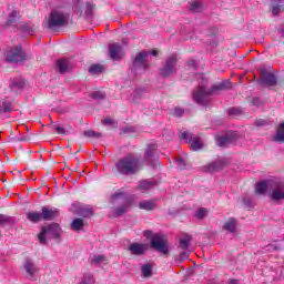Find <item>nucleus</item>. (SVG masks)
<instances>
[{"label": "nucleus", "mask_w": 284, "mask_h": 284, "mask_svg": "<svg viewBox=\"0 0 284 284\" xmlns=\"http://www.w3.org/2000/svg\"><path fill=\"white\" fill-rule=\"evenodd\" d=\"M232 88V83L229 80L222 81L217 85H213L211 89H207L205 85H199L196 90L193 91V101L197 103V105H203L207 108L212 101V94L215 92H221L223 90H230Z\"/></svg>", "instance_id": "f257e3e1"}, {"label": "nucleus", "mask_w": 284, "mask_h": 284, "mask_svg": "<svg viewBox=\"0 0 284 284\" xmlns=\"http://www.w3.org/2000/svg\"><path fill=\"white\" fill-rule=\"evenodd\" d=\"M115 170L122 176H132L141 170V158L134 153H129L115 163Z\"/></svg>", "instance_id": "f03ea898"}, {"label": "nucleus", "mask_w": 284, "mask_h": 284, "mask_svg": "<svg viewBox=\"0 0 284 284\" xmlns=\"http://www.w3.org/2000/svg\"><path fill=\"white\" fill-rule=\"evenodd\" d=\"M143 234L145 239L151 240V247L155 250V252H160V254H163L164 256L170 254V246L168 245L165 235L159 233L154 234V232L150 230H145Z\"/></svg>", "instance_id": "7ed1b4c3"}, {"label": "nucleus", "mask_w": 284, "mask_h": 284, "mask_svg": "<svg viewBox=\"0 0 284 284\" xmlns=\"http://www.w3.org/2000/svg\"><path fill=\"white\" fill-rule=\"evenodd\" d=\"M119 202L122 203V205L113 211V216L115 219L123 216V214L130 210V205H132V199H130L125 192L119 191L111 195V203L114 205Z\"/></svg>", "instance_id": "20e7f679"}, {"label": "nucleus", "mask_w": 284, "mask_h": 284, "mask_svg": "<svg viewBox=\"0 0 284 284\" xmlns=\"http://www.w3.org/2000/svg\"><path fill=\"white\" fill-rule=\"evenodd\" d=\"M68 21H70V13L61 10H52L47 20V28L49 30L63 28V26H68Z\"/></svg>", "instance_id": "39448f33"}, {"label": "nucleus", "mask_w": 284, "mask_h": 284, "mask_svg": "<svg viewBox=\"0 0 284 284\" xmlns=\"http://www.w3.org/2000/svg\"><path fill=\"white\" fill-rule=\"evenodd\" d=\"M61 226L57 223H51L45 226H42L41 232L38 234V241L40 245H45L48 239H61Z\"/></svg>", "instance_id": "423d86ee"}, {"label": "nucleus", "mask_w": 284, "mask_h": 284, "mask_svg": "<svg viewBox=\"0 0 284 284\" xmlns=\"http://www.w3.org/2000/svg\"><path fill=\"white\" fill-rule=\"evenodd\" d=\"M148 57H150V53L148 51H141L133 59L131 72H133L135 77L139 74H145V72L150 70V63L148 62Z\"/></svg>", "instance_id": "0eeeda50"}, {"label": "nucleus", "mask_w": 284, "mask_h": 284, "mask_svg": "<svg viewBox=\"0 0 284 284\" xmlns=\"http://www.w3.org/2000/svg\"><path fill=\"white\" fill-rule=\"evenodd\" d=\"M7 63H23L28 61V54L21 44H18L6 52Z\"/></svg>", "instance_id": "6e6552de"}, {"label": "nucleus", "mask_w": 284, "mask_h": 284, "mask_svg": "<svg viewBox=\"0 0 284 284\" xmlns=\"http://www.w3.org/2000/svg\"><path fill=\"white\" fill-rule=\"evenodd\" d=\"M176 63H179L176 55H170L166 58L162 68L159 69V75L162 79H170V77L176 74Z\"/></svg>", "instance_id": "1a4fd4ad"}, {"label": "nucleus", "mask_w": 284, "mask_h": 284, "mask_svg": "<svg viewBox=\"0 0 284 284\" xmlns=\"http://www.w3.org/2000/svg\"><path fill=\"white\" fill-rule=\"evenodd\" d=\"M159 145L156 143L148 144L144 151V161L151 168H155L159 164Z\"/></svg>", "instance_id": "9d476101"}, {"label": "nucleus", "mask_w": 284, "mask_h": 284, "mask_svg": "<svg viewBox=\"0 0 284 284\" xmlns=\"http://www.w3.org/2000/svg\"><path fill=\"white\" fill-rule=\"evenodd\" d=\"M260 72H261V79L258 80L260 85H266L268 88H274V85H276V83H278L276 75L274 73L267 72V69L262 68L260 70Z\"/></svg>", "instance_id": "9b49d317"}, {"label": "nucleus", "mask_w": 284, "mask_h": 284, "mask_svg": "<svg viewBox=\"0 0 284 284\" xmlns=\"http://www.w3.org/2000/svg\"><path fill=\"white\" fill-rule=\"evenodd\" d=\"M149 246L145 243H131L128 247V251L130 252V254H132L133 256H143L145 255V253L148 252Z\"/></svg>", "instance_id": "f8f14e48"}, {"label": "nucleus", "mask_w": 284, "mask_h": 284, "mask_svg": "<svg viewBox=\"0 0 284 284\" xmlns=\"http://www.w3.org/2000/svg\"><path fill=\"white\" fill-rule=\"evenodd\" d=\"M225 165H227V160L221 159L202 166V172H219V170H223Z\"/></svg>", "instance_id": "ddd939ff"}, {"label": "nucleus", "mask_w": 284, "mask_h": 284, "mask_svg": "<svg viewBox=\"0 0 284 284\" xmlns=\"http://www.w3.org/2000/svg\"><path fill=\"white\" fill-rule=\"evenodd\" d=\"M24 271L28 274V278L31 281V278H34L36 274H39V266L32 261V258L27 257L24 260L23 264Z\"/></svg>", "instance_id": "4468645a"}, {"label": "nucleus", "mask_w": 284, "mask_h": 284, "mask_svg": "<svg viewBox=\"0 0 284 284\" xmlns=\"http://www.w3.org/2000/svg\"><path fill=\"white\" fill-rule=\"evenodd\" d=\"M159 185V182H156L155 180H141L138 183L136 190H139V192H142V194H145L146 192H150V190H154V187H156Z\"/></svg>", "instance_id": "2eb2a0df"}, {"label": "nucleus", "mask_w": 284, "mask_h": 284, "mask_svg": "<svg viewBox=\"0 0 284 284\" xmlns=\"http://www.w3.org/2000/svg\"><path fill=\"white\" fill-rule=\"evenodd\" d=\"M271 201H284V183H277L270 193Z\"/></svg>", "instance_id": "dca6fc26"}, {"label": "nucleus", "mask_w": 284, "mask_h": 284, "mask_svg": "<svg viewBox=\"0 0 284 284\" xmlns=\"http://www.w3.org/2000/svg\"><path fill=\"white\" fill-rule=\"evenodd\" d=\"M42 221H54L59 216V211L57 209H50L48 206L42 207Z\"/></svg>", "instance_id": "f3484780"}, {"label": "nucleus", "mask_w": 284, "mask_h": 284, "mask_svg": "<svg viewBox=\"0 0 284 284\" xmlns=\"http://www.w3.org/2000/svg\"><path fill=\"white\" fill-rule=\"evenodd\" d=\"M123 47L119 43H113L109 47V54L113 61H119L121 59V51Z\"/></svg>", "instance_id": "a211bd4d"}, {"label": "nucleus", "mask_w": 284, "mask_h": 284, "mask_svg": "<svg viewBox=\"0 0 284 284\" xmlns=\"http://www.w3.org/2000/svg\"><path fill=\"white\" fill-rule=\"evenodd\" d=\"M19 19H21V16H19V11L13 10L9 13L6 26L8 28H10V26L14 28L17 27V23H19Z\"/></svg>", "instance_id": "6ab92c4d"}, {"label": "nucleus", "mask_w": 284, "mask_h": 284, "mask_svg": "<svg viewBox=\"0 0 284 284\" xmlns=\"http://www.w3.org/2000/svg\"><path fill=\"white\" fill-rule=\"evenodd\" d=\"M78 216H83V219H90L94 215V210L90 206H79L77 210Z\"/></svg>", "instance_id": "aec40b11"}, {"label": "nucleus", "mask_w": 284, "mask_h": 284, "mask_svg": "<svg viewBox=\"0 0 284 284\" xmlns=\"http://www.w3.org/2000/svg\"><path fill=\"white\" fill-rule=\"evenodd\" d=\"M239 224V222L236 221V219L231 217L225 223H224V230L226 232H230L231 234H236V225Z\"/></svg>", "instance_id": "412c9836"}, {"label": "nucleus", "mask_w": 284, "mask_h": 284, "mask_svg": "<svg viewBox=\"0 0 284 284\" xmlns=\"http://www.w3.org/2000/svg\"><path fill=\"white\" fill-rule=\"evenodd\" d=\"M272 14L278 17L281 14V9L283 8V0H271Z\"/></svg>", "instance_id": "4be33fe9"}, {"label": "nucleus", "mask_w": 284, "mask_h": 284, "mask_svg": "<svg viewBox=\"0 0 284 284\" xmlns=\"http://www.w3.org/2000/svg\"><path fill=\"white\" fill-rule=\"evenodd\" d=\"M275 143H284V122L280 124L276 134L273 136Z\"/></svg>", "instance_id": "5701e85b"}, {"label": "nucleus", "mask_w": 284, "mask_h": 284, "mask_svg": "<svg viewBox=\"0 0 284 284\" xmlns=\"http://www.w3.org/2000/svg\"><path fill=\"white\" fill-rule=\"evenodd\" d=\"M255 194H267V182L261 181L255 184Z\"/></svg>", "instance_id": "b1692460"}, {"label": "nucleus", "mask_w": 284, "mask_h": 284, "mask_svg": "<svg viewBox=\"0 0 284 284\" xmlns=\"http://www.w3.org/2000/svg\"><path fill=\"white\" fill-rule=\"evenodd\" d=\"M27 220L31 223H39V221H43L40 212H28Z\"/></svg>", "instance_id": "393cba45"}, {"label": "nucleus", "mask_w": 284, "mask_h": 284, "mask_svg": "<svg viewBox=\"0 0 284 284\" xmlns=\"http://www.w3.org/2000/svg\"><path fill=\"white\" fill-rule=\"evenodd\" d=\"M17 220L10 215L0 214V225H14Z\"/></svg>", "instance_id": "a878e982"}, {"label": "nucleus", "mask_w": 284, "mask_h": 284, "mask_svg": "<svg viewBox=\"0 0 284 284\" xmlns=\"http://www.w3.org/2000/svg\"><path fill=\"white\" fill-rule=\"evenodd\" d=\"M153 266L151 263H145L141 266V273L144 278H150L152 276Z\"/></svg>", "instance_id": "bb28decb"}, {"label": "nucleus", "mask_w": 284, "mask_h": 284, "mask_svg": "<svg viewBox=\"0 0 284 284\" xmlns=\"http://www.w3.org/2000/svg\"><path fill=\"white\" fill-rule=\"evenodd\" d=\"M95 7L97 6L94 4V2H91V1L87 2L85 12H84L87 19H92V17H94V8Z\"/></svg>", "instance_id": "cd10ccee"}, {"label": "nucleus", "mask_w": 284, "mask_h": 284, "mask_svg": "<svg viewBox=\"0 0 284 284\" xmlns=\"http://www.w3.org/2000/svg\"><path fill=\"white\" fill-rule=\"evenodd\" d=\"M234 138L230 135H224L217 139V145L219 148H224V145H230V143H233Z\"/></svg>", "instance_id": "c85d7f7f"}, {"label": "nucleus", "mask_w": 284, "mask_h": 284, "mask_svg": "<svg viewBox=\"0 0 284 284\" xmlns=\"http://www.w3.org/2000/svg\"><path fill=\"white\" fill-rule=\"evenodd\" d=\"M140 210H145L146 212H152L154 210V202L144 200L139 203Z\"/></svg>", "instance_id": "c756f323"}, {"label": "nucleus", "mask_w": 284, "mask_h": 284, "mask_svg": "<svg viewBox=\"0 0 284 284\" xmlns=\"http://www.w3.org/2000/svg\"><path fill=\"white\" fill-rule=\"evenodd\" d=\"M84 223L82 219H74L71 223V229L74 230L75 232H81V230H83L84 227Z\"/></svg>", "instance_id": "7c9ffc66"}, {"label": "nucleus", "mask_w": 284, "mask_h": 284, "mask_svg": "<svg viewBox=\"0 0 284 284\" xmlns=\"http://www.w3.org/2000/svg\"><path fill=\"white\" fill-rule=\"evenodd\" d=\"M57 68L60 74H65V72H68V60H64V59L58 60Z\"/></svg>", "instance_id": "2f4dec72"}, {"label": "nucleus", "mask_w": 284, "mask_h": 284, "mask_svg": "<svg viewBox=\"0 0 284 284\" xmlns=\"http://www.w3.org/2000/svg\"><path fill=\"white\" fill-rule=\"evenodd\" d=\"M148 94V88H139L134 91L133 101H139V99H143Z\"/></svg>", "instance_id": "473e14b6"}, {"label": "nucleus", "mask_w": 284, "mask_h": 284, "mask_svg": "<svg viewBox=\"0 0 284 284\" xmlns=\"http://www.w3.org/2000/svg\"><path fill=\"white\" fill-rule=\"evenodd\" d=\"M190 258V252L182 251L179 255L175 256V263L176 265H181V263L187 261Z\"/></svg>", "instance_id": "72a5a7b5"}, {"label": "nucleus", "mask_w": 284, "mask_h": 284, "mask_svg": "<svg viewBox=\"0 0 284 284\" xmlns=\"http://www.w3.org/2000/svg\"><path fill=\"white\" fill-rule=\"evenodd\" d=\"M20 30H22V32H24L26 34H34V32H37V27L31 26L30 23H23L20 27Z\"/></svg>", "instance_id": "f704fd0d"}, {"label": "nucleus", "mask_w": 284, "mask_h": 284, "mask_svg": "<svg viewBox=\"0 0 284 284\" xmlns=\"http://www.w3.org/2000/svg\"><path fill=\"white\" fill-rule=\"evenodd\" d=\"M191 12H203V3L201 1H193L190 3Z\"/></svg>", "instance_id": "c9c22d12"}, {"label": "nucleus", "mask_w": 284, "mask_h": 284, "mask_svg": "<svg viewBox=\"0 0 284 284\" xmlns=\"http://www.w3.org/2000/svg\"><path fill=\"white\" fill-rule=\"evenodd\" d=\"M201 148H203V142H201L199 138H193V140L191 141V150H193V152H199Z\"/></svg>", "instance_id": "e433bc0d"}, {"label": "nucleus", "mask_w": 284, "mask_h": 284, "mask_svg": "<svg viewBox=\"0 0 284 284\" xmlns=\"http://www.w3.org/2000/svg\"><path fill=\"white\" fill-rule=\"evenodd\" d=\"M210 211H207V209L205 207H200L195 213L194 216L195 219H197L199 221H203V219H205V216H207Z\"/></svg>", "instance_id": "4c0bfd02"}, {"label": "nucleus", "mask_w": 284, "mask_h": 284, "mask_svg": "<svg viewBox=\"0 0 284 284\" xmlns=\"http://www.w3.org/2000/svg\"><path fill=\"white\" fill-rule=\"evenodd\" d=\"M10 88H18V90H21V89L26 88V80H23V79H16L10 84Z\"/></svg>", "instance_id": "58836bf2"}, {"label": "nucleus", "mask_w": 284, "mask_h": 284, "mask_svg": "<svg viewBox=\"0 0 284 284\" xmlns=\"http://www.w3.org/2000/svg\"><path fill=\"white\" fill-rule=\"evenodd\" d=\"M83 136L88 139H101V133L92 130H87L83 132Z\"/></svg>", "instance_id": "ea45409f"}, {"label": "nucleus", "mask_w": 284, "mask_h": 284, "mask_svg": "<svg viewBox=\"0 0 284 284\" xmlns=\"http://www.w3.org/2000/svg\"><path fill=\"white\" fill-rule=\"evenodd\" d=\"M103 72V65L101 64H93L89 68L90 74H101Z\"/></svg>", "instance_id": "a19ab883"}, {"label": "nucleus", "mask_w": 284, "mask_h": 284, "mask_svg": "<svg viewBox=\"0 0 284 284\" xmlns=\"http://www.w3.org/2000/svg\"><path fill=\"white\" fill-rule=\"evenodd\" d=\"M50 128H52L54 132H57V134H65V135L70 134V131L65 130V128L61 125L50 124Z\"/></svg>", "instance_id": "79ce46f5"}, {"label": "nucleus", "mask_w": 284, "mask_h": 284, "mask_svg": "<svg viewBox=\"0 0 284 284\" xmlns=\"http://www.w3.org/2000/svg\"><path fill=\"white\" fill-rule=\"evenodd\" d=\"M180 139L181 141H184V143H192L194 136L192 135V133L184 131L181 133Z\"/></svg>", "instance_id": "37998d69"}, {"label": "nucleus", "mask_w": 284, "mask_h": 284, "mask_svg": "<svg viewBox=\"0 0 284 284\" xmlns=\"http://www.w3.org/2000/svg\"><path fill=\"white\" fill-rule=\"evenodd\" d=\"M192 241V237H183L180 240V248L183 251H187V247H190V242Z\"/></svg>", "instance_id": "c03bdc74"}, {"label": "nucleus", "mask_w": 284, "mask_h": 284, "mask_svg": "<svg viewBox=\"0 0 284 284\" xmlns=\"http://www.w3.org/2000/svg\"><path fill=\"white\" fill-rule=\"evenodd\" d=\"M280 250H283V246L278 243H273L265 246L266 252H280Z\"/></svg>", "instance_id": "a18cd8bd"}, {"label": "nucleus", "mask_w": 284, "mask_h": 284, "mask_svg": "<svg viewBox=\"0 0 284 284\" xmlns=\"http://www.w3.org/2000/svg\"><path fill=\"white\" fill-rule=\"evenodd\" d=\"M101 263H105V256L104 255H93L91 258L92 265H101Z\"/></svg>", "instance_id": "49530a36"}, {"label": "nucleus", "mask_w": 284, "mask_h": 284, "mask_svg": "<svg viewBox=\"0 0 284 284\" xmlns=\"http://www.w3.org/2000/svg\"><path fill=\"white\" fill-rule=\"evenodd\" d=\"M80 284H94V275L90 273L84 274Z\"/></svg>", "instance_id": "de8ad7c7"}, {"label": "nucleus", "mask_w": 284, "mask_h": 284, "mask_svg": "<svg viewBox=\"0 0 284 284\" xmlns=\"http://www.w3.org/2000/svg\"><path fill=\"white\" fill-rule=\"evenodd\" d=\"M91 99H94L95 101H103L105 99V93L101 91H94L90 94Z\"/></svg>", "instance_id": "09e8293b"}, {"label": "nucleus", "mask_w": 284, "mask_h": 284, "mask_svg": "<svg viewBox=\"0 0 284 284\" xmlns=\"http://www.w3.org/2000/svg\"><path fill=\"white\" fill-rule=\"evenodd\" d=\"M1 110H2V114H6L8 112H12V104L10 102H3L2 106H1Z\"/></svg>", "instance_id": "8fccbe9b"}, {"label": "nucleus", "mask_w": 284, "mask_h": 284, "mask_svg": "<svg viewBox=\"0 0 284 284\" xmlns=\"http://www.w3.org/2000/svg\"><path fill=\"white\" fill-rule=\"evenodd\" d=\"M242 110L240 108H230L227 110L229 116H239L241 114Z\"/></svg>", "instance_id": "3c124183"}, {"label": "nucleus", "mask_w": 284, "mask_h": 284, "mask_svg": "<svg viewBox=\"0 0 284 284\" xmlns=\"http://www.w3.org/2000/svg\"><path fill=\"white\" fill-rule=\"evenodd\" d=\"M13 141L16 143H21V142L30 141V136H28V135L14 136Z\"/></svg>", "instance_id": "603ef678"}, {"label": "nucleus", "mask_w": 284, "mask_h": 284, "mask_svg": "<svg viewBox=\"0 0 284 284\" xmlns=\"http://www.w3.org/2000/svg\"><path fill=\"white\" fill-rule=\"evenodd\" d=\"M243 204L245 207H254V203H252V199L250 196L243 197Z\"/></svg>", "instance_id": "864d4df0"}, {"label": "nucleus", "mask_w": 284, "mask_h": 284, "mask_svg": "<svg viewBox=\"0 0 284 284\" xmlns=\"http://www.w3.org/2000/svg\"><path fill=\"white\" fill-rule=\"evenodd\" d=\"M183 114H185V110H183L182 108L174 109V115L178 116L179 119H181V116H183Z\"/></svg>", "instance_id": "5fc2aeb1"}, {"label": "nucleus", "mask_w": 284, "mask_h": 284, "mask_svg": "<svg viewBox=\"0 0 284 284\" xmlns=\"http://www.w3.org/2000/svg\"><path fill=\"white\" fill-rule=\"evenodd\" d=\"M176 164L179 170H185V160L183 158L178 159Z\"/></svg>", "instance_id": "6e6d98bb"}, {"label": "nucleus", "mask_w": 284, "mask_h": 284, "mask_svg": "<svg viewBox=\"0 0 284 284\" xmlns=\"http://www.w3.org/2000/svg\"><path fill=\"white\" fill-rule=\"evenodd\" d=\"M255 125H256V128H264V125H267V121H265L263 119H257V120H255Z\"/></svg>", "instance_id": "4d7b16f0"}, {"label": "nucleus", "mask_w": 284, "mask_h": 284, "mask_svg": "<svg viewBox=\"0 0 284 284\" xmlns=\"http://www.w3.org/2000/svg\"><path fill=\"white\" fill-rule=\"evenodd\" d=\"M122 132L124 134H131L132 132H135V129H134V126H125L122 129Z\"/></svg>", "instance_id": "13d9d810"}, {"label": "nucleus", "mask_w": 284, "mask_h": 284, "mask_svg": "<svg viewBox=\"0 0 284 284\" xmlns=\"http://www.w3.org/2000/svg\"><path fill=\"white\" fill-rule=\"evenodd\" d=\"M102 123L104 125H113L114 120H112L111 118H105V119L102 120Z\"/></svg>", "instance_id": "bf43d9fd"}, {"label": "nucleus", "mask_w": 284, "mask_h": 284, "mask_svg": "<svg viewBox=\"0 0 284 284\" xmlns=\"http://www.w3.org/2000/svg\"><path fill=\"white\" fill-rule=\"evenodd\" d=\"M186 65H189V68H196V60H189Z\"/></svg>", "instance_id": "052dcab7"}, {"label": "nucleus", "mask_w": 284, "mask_h": 284, "mask_svg": "<svg viewBox=\"0 0 284 284\" xmlns=\"http://www.w3.org/2000/svg\"><path fill=\"white\" fill-rule=\"evenodd\" d=\"M252 103L258 108L261 105V99L260 98H253Z\"/></svg>", "instance_id": "680f3d73"}, {"label": "nucleus", "mask_w": 284, "mask_h": 284, "mask_svg": "<svg viewBox=\"0 0 284 284\" xmlns=\"http://www.w3.org/2000/svg\"><path fill=\"white\" fill-rule=\"evenodd\" d=\"M149 53V57H159V51L152 50V51H146Z\"/></svg>", "instance_id": "e2e57ef3"}, {"label": "nucleus", "mask_w": 284, "mask_h": 284, "mask_svg": "<svg viewBox=\"0 0 284 284\" xmlns=\"http://www.w3.org/2000/svg\"><path fill=\"white\" fill-rule=\"evenodd\" d=\"M280 37H284V27L278 29Z\"/></svg>", "instance_id": "0e129e2a"}, {"label": "nucleus", "mask_w": 284, "mask_h": 284, "mask_svg": "<svg viewBox=\"0 0 284 284\" xmlns=\"http://www.w3.org/2000/svg\"><path fill=\"white\" fill-rule=\"evenodd\" d=\"M229 284H239V281L237 280H230Z\"/></svg>", "instance_id": "69168bd1"}, {"label": "nucleus", "mask_w": 284, "mask_h": 284, "mask_svg": "<svg viewBox=\"0 0 284 284\" xmlns=\"http://www.w3.org/2000/svg\"><path fill=\"white\" fill-rule=\"evenodd\" d=\"M1 114H3V109H1V106H0V116H1Z\"/></svg>", "instance_id": "338daca9"}, {"label": "nucleus", "mask_w": 284, "mask_h": 284, "mask_svg": "<svg viewBox=\"0 0 284 284\" xmlns=\"http://www.w3.org/2000/svg\"><path fill=\"white\" fill-rule=\"evenodd\" d=\"M204 83H207V80H203Z\"/></svg>", "instance_id": "774afa93"}]
</instances>
